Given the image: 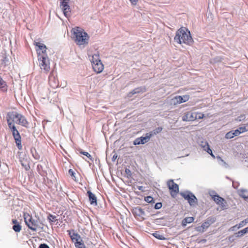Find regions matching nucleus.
Returning a JSON list of instances; mask_svg holds the SVG:
<instances>
[{
    "instance_id": "nucleus-1",
    "label": "nucleus",
    "mask_w": 248,
    "mask_h": 248,
    "mask_svg": "<svg viewBox=\"0 0 248 248\" xmlns=\"http://www.w3.org/2000/svg\"><path fill=\"white\" fill-rule=\"evenodd\" d=\"M174 40L179 44H185L190 46L193 43L190 31L185 27H181L177 30Z\"/></svg>"
},
{
    "instance_id": "nucleus-2",
    "label": "nucleus",
    "mask_w": 248,
    "mask_h": 248,
    "mask_svg": "<svg viewBox=\"0 0 248 248\" xmlns=\"http://www.w3.org/2000/svg\"><path fill=\"white\" fill-rule=\"evenodd\" d=\"M72 38L77 45L78 46L87 45L88 43L89 36L83 29L76 27L71 31Z\"/></svg>"
},
{
    "instance_id": "nucleus-3",
    "label": "nucleus",
    "mask_w": 248,
    "mask_h": 248,
    "mask_svg": "<svg viewBox=\"0 0 248 248\" xmlns=\"http://www.w3.org/2000/svg\"><path fill=\"white\" fill-rule=\"evenodd\" d=\"M8 125H15V124L27 127L29 123L26 118L21 114L16 111L9 112L7 115Z\"/></svg>"
},
{
    "instance_id": "nucleus-4",
    "label": "nucleus",
    "mask_w": 248,
    "mask_h": 248,
    "mask_svg": "<svg viewBox=\"0 0 248 248\" xmlns=\"http://www.w3.org/2000/svg\"><path fill=\"white\" fill-rule=\"evenodd\" d=\"M23 217L28 227L33 231H36L37 226H38V223H40L39 219H33L31 216L27 213H23Z\"/></svg>"
},
{
    "instance_id": "nucleus-5",
    "label": "nucleus",
    "mask_w": 248,
    "mask_h": 248,
    "mask_svg": "<svg viewBox=\"0 0 248 248\" xmlns=\"http://www.w3.org/2000/svg\"><path fill=\"white\" fill-rule=\"evenodd\" d=\"M91 62L93 71L95 73L99 74L102 72L104 68V65L101 62L99 58V55L98 53L95 54L92 56Z\"/></svg>"
},
{
    "instance_id": "nucleus-6",
    "label": "nucleus",
    "mask_w": 248,
    "mask_h": 248,
    "mask_svg": "<svg viewBox=\"0 0 248 248\" xmlns=\"http://www.w3.org/2000/svg\"><path fill=\"white\" fill-rule=\"evenodd\" d=\"M38 65L44 72L48 73L50 70V61L47 56L37 58Z\"/></svg>"
},
{
    "instance_id": "nucleus-7",
    "label": "nucleus",
    "mask_w": 248,
    "mask_h": 248,
    "mask_svg": "<svg viewBox=\"0 0 248 248\" xmlns=\"http://www.w3.org/2000/svg\"><path fill=\"white\" fill-rule=\"evenodd\" d=\"M8 127L12 131V135L18 149L19 150L22 149L21 137L19 132L16 128L15 125H8Z\"/></svg>"
},
{
    "instance_id": "nucleus-8",
    "label": "nucleus",
    "mask_w": 248,
    "mask_h": 248,
    "mask_svg": "<svg viewBox=\"0 0 248 248\" xmlns=\"http://www.w3.org/2000/svg\"><path fill=\"white\" fill-rule=\"evenodd\" d=\"M35 50L37 54V58L47 56L46 54V46L45 44L40 42L34 41Z\"/></svg>"
},
{
    "instance_id": "nucleus-9",
    "label": "nucleus",
    "mask_w": 248,
    "mask_h": 248,
    "mask_svg": "<svg viewBox=\"0 0 248 248\" xmlns=\"http://www.w3.org/2000/svg\"><path fill=\"white\" fill-rule=\"evenodd\" d=\"M167 185L170 195L173 198L176 197L179 192V186L172 179L167 181Z\"/></svg>"
},
{
    "instance_id": "nucleus-10",
    "label": "nucleus",
    "mask_w": 248,
    "mask_h": 248,
    "mask_svg": "<svg viewBox=\"0 0 248 248\" xmlns=\"http://www.w3.org/2000/svg\"><path fill=\"white\" fill-rule=\"evenodd\" d=\"M70 0H60V7L62 12L66 17H69L71 16V10L69 5Z\"/></svg>"
},
{
    "instance_id": "nucleus-11",
    "label": "nucleus",
    "mask_w": 248,
    "mask_h": 248,
    "mask_svg": "<svg viewBox=\"0 0 248 248\" xmlns=\"http://www.w3.org/2000/svg\"><path fill=\"white\" fill-rule=\"evenodd\" d=\"M153 136V132H150L146 134L145 137H140V138H136L133 144L135 145L144 144L150 140V138Z\"/></svg>"
},
{
    "instance_id": "nucleus-12",
    "label": "nucleus",
    "mask_w": 248,
    "mask_h": 248,
    "mask_svg": "<svg viewBox=\"0 0 248 248\" xmlns=\"http://www.w3.org/2000/svg\"><path fill=\"white\" fill-rule=\"evenodd\" d=\"M131 212L134 217L137 219L141 220L145 219L144 217L146 215L143 209L140 207L138 206L134 207L131 209Z\"/></svg>"
},
{
    "instance_id": "nucleus-13",
    "label": "nucleus",
    "mask_w": 248,
    "mask_h": 248,
    "mask_svg": "<svg viewBox=\"0 0 248 248\" xmlns=\"http://www.w3.org/2000/svg\"><path fill=\"white\" fill-rule=\"evenodd\" d=\"M180 194L185 200L187 202H195V200H197L196 197L190 191H185L180 192Z\"/></svg>"
},
{
    "instance_id": "nucleus-14",
    "label": "nucleus",
    "mask_w": 248,
    "mask_h": 248,
    "mask_svg": "<svg viewBox=\"0 0 248 248\" xmlns=\"http://www.w3.org/2000/svg\"><path fill=\"white\" fill-rule=\"evenodd\" d=\"M48 83L52 88H57L59 85V81L53 72H51L48 78Z\"/></svg>"
},
{
    "instance_id": "nucleus-15",
    "label": "nucleus",
    "mask_w": 248,
    "mask_h": 248,
    "mask_svg": "<svg viewBox=\"0 0 248 248\" xmlns=\"http://www.w3.org/2000/svg\"><path fill=\"white\" fill-rule=\"evenodd\" d=\"M195 112L188 111L185 113L182 117L183 121H193L196 120Z\"/></svg>"
},
{
    "instance_id": "nucleus-16",
    "label": "nucleus",
    "mask_w": 248,
    "mask_h": 248,
    "mask_svg": "<svg viewBox=\"0 0 248 248\" xmlns=\"http://www.w3.org/2000/svg\"><path fill=\"white\" fill-rule=\"evenodd\" d=\"M216 221V217H209L205 221L202 223V227L203 229H207L212 224L215 222Z\"/></svg>"
},
{
    "instance_id": "nucleus-17",
    "label": "nucleus",
    "mask_w": 248,
    "mask_h": 248,
    "mask_svg": "<svg viewBox=\"0 0 248 248\" xmlns=\"http://www.w3.org/2000/svg\"><path fill=\"white\" fill-rule=\"evenodd\" d=\"M69 235L72 241L74 242L75 245L77 244L80 245L81 242L83 241V240L81 239L80 235L78 233L73 232L72 235H71L70 232H69Z\"/></svg>"
},
{
    "instance_id": "nucleus-18",
    "label": "nucleus",
    "mask_w": 248,
    "mask_h": 248,
    "mask_svg": "<svg viewBox=\"0 0 248 248\" xmlns=\"http://www.w3.org/2000/svg\"><path fill=\"white\" fill-rule=\"evenodd\" d=\"M209 194L212 197V200H213L214 202H224L225 201L224 199L223 198L220 197L214 190L209 191Z\"/></svg>"
},
{
    "instance_id": "nucleus-19",
    "label": "nucleus",
    "mask_w": 248,
    "mask_h": 248,
    "mask_svg": "<svg viewBox=\"0 0 248 248\" xmlns=\"http://www.w3.org/2000/svg\"><path fill=\"white\" fill-rule=\"evenodd\" d=\"M201 146L203 148L204 151H206L212 156L215 157V155H213L212 150L210 148V146L207 142L202 141L201 143Z\"/></svg>"
},
{
    "instance_id": "nucleus-20",
    "label": "nucleus",
    "mask_w": 248,
    "mask_h": 248,
    "mask_svg": "<svg viewBox=\"0 0 248 248\" xmlns=\"http://www.w3.org/2000/svg\"><path fill=\"white\" fill-rule=\"evenodd\" d=\"M238 195L245 201H248V190L245 189H241L237 191Z\"/></svg>"
},
{
    "instance_id": "nucleus-21",
    "label": "nucleus",
    "mask_w": 248,
    "mask_h": 248,
    "mask_svg": "<svg viewBox=\"0 0 248 248\" xmlns=\"http://www.w3.org/2000/svg\"><path fill=\"white\" fill-rule=\"evenodd\" d=\"M194 217H186L184 218L182 221V226L184 228L185 227L187 224L193 222L194 220Z\"/></svg>"
},
{
    "instance_id": "nucleus-22",
    "label": "nucleus",
    "mask_w": 248,
    "mask_h": 248,
    "mask_svg": "<svg viewBox=\"0 0 248 248\" xmlns=\"http://www.w3.org/2000/svg\"><path fill=\"white\" fill-rule=\"evenodd\" d=\"M8 86L6 82L0 76V90L3 92L7 91Z\"/></svg>"
},
{
    "instance_id": "nucleus-23",
    "label": "nucleus",
    "mask_w": 248,
    "mask_h": 248,
    "mask_svg": "<svg viewBox=\"0 0 248 248\" xmlns=\"http://www.w3.org/2000/svg\"><path fill=\"white\" fill-rule=\"evenodd\" d=\"M218 204V206L217 208V211H222L225 209H227L228 208V205L227 202H216Z\"/></svg>"
},
{
    "instance_id": "nucleus-24",
    "label": "nucleus",
    "mask_w": 248,
    "mask_h": 248,
    "mask_svg": "<svg viewBox=\"0 0 248 248\" xmlns=\"http://www.w3.org/2000/svg\"><path fill=\"white\" fill-rule=\"evenodd\" d=\"M56 217L55 216H54L51 214H49L47 217V219L48 220L49 222L51 224H53L55 222H57V223H58V219L56 218Z\"/></svg>"
},
{
    "instance_id": "nucleus-25",
    "label": "nucleus",
    "mask_w": 248,
    "mask_h": 248,
    "mask_svg": "<svg viewBox=\"0 0 248 248\" xmlns=\"http://www.w3.org/2000/svg\"><path fill=\"white\" fill-rule=\"evenodd\" d=\"M248 233V227L244 228V229L238 232L235 234V237H240L244 234Z\"/></svg>"
},
{
    "instance_id": "nucleus-26",
    "label": "nucleus",
    "mask_w": 248,
    "mask_h": 248,
    "mask_svg": "<svg viewBox=\"0 0 248 248\" xmlns=\"http://www.w3.org/2000/svg\"><path fill=\"white\" fill-rule=\"evenodd\" d=\"M87 195L88 196L90 202H96L97 198L96 196L91 191L88 190L87 192Z\"/></svg>"
},
{
    "instance_id": "nucleus-27",
    "label": "nucleus",
    "mask_w": 248,
    "mask_h": 248,
    "mask_svg": "<svg viewBox=\"0 0 248 248\" xmlns=\"http://www.w3.org/2000/svg\"><path fill=\"white\" fill-rule=\"evenodd\" d=\"M172 100L174 101V105L183 103V101H182V98L180 95L175 96L172 99Z\"/></svg>"
},
{
    "instance_id": "nucleus-28",
    "label": "nucleus",
    "mask_w": 248,
    "mask_h": 248,
    "mask_svg": "<svg viewBox=\"0 0 248 248\" xmlns=\"http://www.w3.org/2000/svg\"><path fill=\"white\" fill-rule=\"evenodd\" d=\"M91 205L97 208H103L106 206V202H90Z\"/></svg>"
},
{
    "instance_id": "nucleus-29",
    "label": "nucleus",
    "mask_w": 248,
    "mask_h": 248,
    "mask_svg": "<svg viewBox=\"0 0 248 248\" xmlns=\"http://www.w3.org/2000/svg\"><path fill=\"white\" fill-rule=\"evenodd\" d=\"M153 235L156 238L160 240H163L166 239V238L164 236V235L160 234L158 232H155L153 233Z\"/></svg>"
},
{
    "instance_id": "nucleus-30",
    "label": "nucleus",
    "mask_w": 248,
    "mask_h": 248,
    "mask_svg": "<svg viewBox=\"0 0 248 248\" xmlns=\"http://www.w3.org/2000/svg\"><path fill=\"white\" fill-rule=\"evenodd\" d=\"M12 228L15 232H18L21 230V226L20 225V224L18 222L15 225H13Z\"/></svg>"
},
{
    "instance_id": "nucleus-31",
    "label": "nucleus",
    "mask_w": 248,
    "mask_h": 248,
    "mask_svg": "<svg viewBox=\"0 0 248 248\" xmlns=\"http://www.w3.org/2000/svg\"><path fill=\"white\" fill-rule=\"evenodd\" d=\"M146 91V88L145 87L144 88H138L135 89H134L132 93V94H135L137 93H140V92H144Z\"/></svg>"
},
{
    "instance_id": "nucleus-32",
    "label": "nucleus",
    "mask_w": 248,
    "mask_h": 248,
    "mask_svg": "<svg viewBox=\"0 0 248 248\" xmlns=\"http://www.w3.org/2000/svg\"><path fill=\"white\" fill-rule=\"evenodd\" d=\"M20 162L22 166L26 170H30V166L28 162L22 160H20Z\"/></svg>"
},
{
    "instance_id": "nucleus-33",
    "label": "nucleus",
    "mask_w": 248,
    "mask_h": 248,
    "mask_svg": "<svg viewBox=\"0 0 248 248\" xmlns=\"http://www.w3.org/2000/svg\"><path fill=\"white\" fill-rule=\"evenodd\" d=\"M238 130H239V132L241 133H242L243 132H245V131H247L248 130V124H246V126H241L240 127Z\"/></svg>"
},
{
    "instance_id": "nucleus-34",
    "label": "nucleus",
    "mask_w": 248,
    "mask_h": 248,
    "mask_svg": "<svg viewBox=\"0 0 248 248\" xmlns=\"http://www.w3.org/2000/svg\"><path fill=\"white\" fill-rule=\"evenodd\" d=\"M68 173H69V174L71 176V177H72V179L73 180H74L75 181H77V179H76V177L75 175V172L74 171V170L72 169H69V170H68Z\"/></svg>"
},
{
    "instance_id": "nucleus-35",
    "label": "nucleus",
    "mask_w": 248,
    "mask_h": 248,
    "mask_svg": "<svg viewBox=\"0 0 248 248\" xmlns=\"http://www.w3.org/2000/svg\"><path fill=\"white\" fill-rule=\"evenodd\" d=\"M196 120L201 119L203 118L204 114L201 112H195Z\"/></svg>"
},
{
    "instance_id": "nucleus-36",
    "label": "nucleus",
    "mask_w": 248,
    "mask_h": 248,
    "mask_svg": "<svg viewBox=\"0 0 248 248\" xmlns=\"http://www.w3.org/2000/svg\"><path fill=\"white\" fill-rule=\"evenodd\" d=\"M234 137L233 131L228 132L225 135V138L228 139H232Z\"/></svg>"
},
{
    "instance_id": "nucleus-37",
    "label": "nucleus",
    "mask_w": 248,
    "mask_h": 248,
    "mask_svg": "<svg viewBox=\"0 0 248 248\" xmlns=\"http://www.w3.org/2000/svg\"><path fill=\"white\" fill-rule=\"evenodd\" d=\"M248 223V217L246 218L245 220L241 221L239 224H238V227H243L245 225H246L247 223Z\"/></svg>"
},
{
    "instance_id": "nucleus-38",
    "label": "nucleus",
    "mask_w": 248,
    "mask_h": 248,
    "mask_svg": "<svg viewBox=\"0 0 248 248\" xmlns=\"http://www.w3.org/2000/svg\"><path fill=\"white\" fill-rule=\"evenodd\" d=\"M79 153L85 156H86L88 158H89L90 160H92V157H91V155H90V154L89 153H88V152H84V151H82L81 150H80L79 151Z\"/></svg>"
},
{
    "instance_id": "nucleus-39",
    "label": "nucleus",
    "mask_w": 248,
    "mask_h": 248,
    "mask_svg": "<svg viewBox=\"0 0 248 248\" xmlns=\"http://www.w3.org/2000/svg\"><path fill=\"white\" fill-rule=\"evenodd\" d=\"M162 130V128L161 127H158L155 129L153 132V135H156V134H158L160 133Z\"/></svg>"
},
{
    "instance_id": "nucleus-40",
    "label": "nucleus",
    "mask_w": 248,
    "mask_h": 248,
    "mask_svg": "<svg viewBox=\"0 0 248 248\" xmlns=\"http://www.w3.org/2000/svg\"><path fill=\"white\" fill-rule=\"evenodd\" d=\"M162 206V202H155V205H154V208L155 209H159Z\"/></svg>"
},
{
    "instance_id": "nucleus-41",
    "label": "nucleus",
    "mask_w": 248,
    "mask_h": 248,
    "mask_svg": "<svg viewBox=\"0 0 248 248\" xmlns=\"http://www.w3.org/2000/svg\"><path fill=\"white\" fill-rule=\"evenodd\" d=\"M182 98V101H183V103L187 101L189 99V96L187 94L184 95L183 96H181Z\"/></svg>"
},
{
    "instance_id": "nucleus-42",
    "label": "nucleus",
    "mask_w": 248,
    "mask_h": 248,
    "mask_svg": "<svg viewBox=\"0 0 248 248\" xmlns=\"http://www.w3.org/2000/svg\"><path fill=\"white\" fill-rule=\"evenodd\" d=\"M75 247L76 248H86L83 241L81 242V244H80V245H76Z\"/></svg>"
},
{
    "instance_id": "nucleus-43",
    "label": "nucleus",
    "mask_w": 248,
    "mask_h": 248,
    "mask_svg": "<svg viewBox=\"0 0 248 248\" xmlns=\"http://www.w3.org/2000/svg\"><path fill=\"white\" fill-rule=\"evenodd\" d=\"M39 248H50L46 244L43 243L41 244L39 246Z\"/></svg>"
},
{
    "instance_id": "nucleus-44",
    "label": "nucleus",
    "mask_w": 248,
    "mask_h": 248,
    "mask_svg": "<svg viewBox=\"0 0 248 248\" xmlns=\"http://www.w3.org/2000/svg\"><path fill=\"white\" fill-rule=\"evenodd\" d=\"M196 231H197L198 232H203L204 231L205 229H203V228H202V225H201V226L197 227L196 228Z\"/></svg>"
},
{
    "instance_id": "nucleus-45",
    "label": "nucleus",
    "mask_w": 248,
    "mask_h": 248,
    "mask_svg": "<svg viewBox=\"0 0 248 248\" xmlns=\"http://www.w3.org/2000/svg\"><path fill=\"white\" fill-rule=\"evenodd\" d=\"M145 202H153V198L151 196H148L146 197H145L144 199Z\"/></svg>"
},
{
    "instance_id": "nucleus-46",
    "label": "nucleus",
    "mask_w": 248,
    "mask_h": 248,
    "mask_svg": "<svg viewBox=\"0 0 248 248\" xmlns=\"http://www.w3.org/2000/svg\"><path fill=\"white\" fill-rule=\"evenodd\" d=\"M239 228H240V227H238V224H237V225H235L232 226V227H231L230 230L232 231H236L237 229H238Z\"/></svg>"
},
{
    "instance_id": "nucleus-47",
    "label": "nucleus",
    "mask_w": 248,
    "mask_h": 248,
    "mask_svg": "<svg viewBox=\"0 0 248 248\" xmlns=\"http://www.w3.org/2000/svg\"><path fill=\"white\" fill-rule=\"evenodd\" d=\"M132 5H136L138 2L139 0H129Z\"/></svg>"
},
{
    "instance_id": "nucleus-48",
    "label": "nucleus",
    "mask_w": 248,
    "mask_h": 248,
    "mask_svg": "<svg viewBox=\"0 0 248 248\" xmlns=\"http://www.w3.org/2000/svg\"><path fill=\"white\" fill-rule=\"evenodd\" d=\"M233 133L234 137L237 136L240 134V132H239V130H238V129H236V130H234V131H233Z\"/></svg>"
},
{
    "instance_id": "nucleus-49",
    "label": "nucleus",
    "mask_w": 248,
    "mask_h": 248,
    "mask_svg": "<svg viewBox=\"0 0 248 248\" xmlns=\"http://www.w3.org/2000/svg\"><path fill=\"white\" fill-rule=\"evenodd\" d=\"M234 240V236L233 235H232L229 237V240L230 242H232Z\"/></svg>"
},
{
    "instance_id": "nucleus-50",
    "label": "nucleus",
    "mask_w": 248,
    "mask_h": 248,
    "mask_svg": "<svg viewBox=\"0 0 248 248\" xmlns=\"http://www.w3.org/2000/svg\"><path fill=\"white\" fill-rule=\"evenodd\" d=\"M190 206H195L196 205H197L198 202H188Z\"/></svg>"
},
{
    "instance_id": "nucleus-51",
    "label": "nucleus",
    "mask_w": 248,
    "mask_h": 248,
    "mask_svg": "<svg viewBox=\"0 0 248 248\" xmlns=\"http://www.w3.org/2000/svg\"><path fill=\"white\" fill-rule=\"evenodd\" d=\"M12 222L14 225H15L16 223H18V221L16 219H13Z\"/></svg>"
},
{
    "instance_id": "nucleus-52",
    "label": "nucleus",
    "mask_w": 248,
    "mask_h": 248,
    "mask_svg": "<svg viewBox=\"0 0 248 248\" xmlns=\"http://www.w3.org/2000/svg\"><path fill=\"white\" fill-rule=\"evenodd\" d=\"M40 224H41V225H43V223H40H40H38V226H37V228H39V229H41V230H43V226H41L39 225Z\"/></svg>"
},
{
    "instance_id": "nucleus-53",
    "label": "nucleus",
    "mask_w": 248,
    "mask_h": 248,
    "mask_svg": "<svg viewBox=\"0 0 248 248\" xmlns=\"http://www.w3.org/2000/svg\"><path fill=\"white\" fill-rule=\"evenodd\" d=\"M206 242V240L205 239H203L198 241V243H205Z\"/></svg>"
},
{
    "instance_id": "nucleus-54",
    "label": "nucleus",
    "mask_w": 248,
    "mask_h": 248,
    "mask_svg": "<svg viewBox=\"0 0 248 248\" xmlns=\"http://www.w3.org/2000/svg\"><path fill=\"white\" fill-rule=\"evenodd\" d=\"M125 172H126L127 174H128V173H130V170H129V169H126L125 170Z\"/></svg>"
},
{
    "instance_id": "nucleus-55",
    "label": "nucleus",
    "mask_w": 248,
    "mask_h": 248,
    "mask_svg": "<svg viewBox=\"0 0 248 248\" xmlns=\"http://www.w3.org/2000/svg\"><path fill=\"white\" fill-rule=\"evenodd\" d=\"M117 157V155H116V156L114 155L113 157V158H116Z\"/></svg>"
},
{
    "instance_id": "nucleus-56",
    "label": "nucleus",
    "mask_w": 248,
    "mask_h": 248,
    "mask_svg": "<svg viewBox=\"0 0 248 248\" xmlns=\"http://www.w3.org/2000/svg\"><path fill=\"white\" fill-rule=\"evenodd\" d=\"M142 186H140V187L139 188V189L140 190V189H141V188H142Z\"/></svg>"
},
{
    "instance_id": "nucleus-57",
    "label": "nucleus",
    "mask_w": 248,
    "mask_h": 248,
    "mask_svg": "<svg viewBox=\"0 0 248 248\" xmlns=\"http://www.w3.org/2000/svg\"><path fill=\"white\" fill-rule=\"evenodd\" d=\"M159 219H156V222H158V221H158V220H159Z\"/></svg>"
},
{
    "instance_id": "nucleus-58",
    "label": "nucleus",
    "mask_w": 248,
    "mask_h": 248,
    "mask_svg": "<svg viewBox=\"0 0 248 248\" xmlns=\"http://www.w3.org/2000/svg\"><path fill=\"white\" fill-rule=\"evenodd\" d=\"M151 203H154L155 202H151ZM152 205V207H153V204H152V205Z\"/></svg>"
},
{
    "instance_id": "nucleus-59",
    "label": "nucleus",
    "mask_w": 248,
    "mask_h": 248,
    "mask_svg": "<svg viewBox=\"0 0 248 248\" xmlns=\"http://www.w3.org/2000/svg\"><path fill=\"white\" fill-rule=\"evenodd\" d=\"M62 214H63V209L62 210Z\"/></svg>"
}]
</instances>
